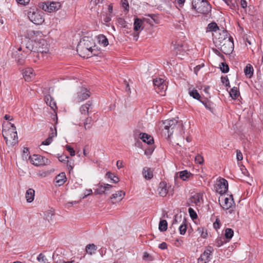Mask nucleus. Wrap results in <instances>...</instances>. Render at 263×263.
<instances>
[{"mask_svg":"<svg viewBox=\"0 0 263 263\" xmlns=\"http://www.w3.org/2000/svg\"><path fill=\"white\" fill-rule=\"evenodd\" d=\"M192 9L198 13L208 14L211 11V6L207 0H193Z\"/></svg>","mask_w":263,"mask_h":263,"instance_id":"obj_1","label":"nucleus"},{"mask_svg":"<svg viewBox=\"0 0 263 263\" xmlns=\"http://www.w3.org/2000/svg\"><path fill=\"white\" fill-rule=\"evenodd\" d=\"M42 14V11L34 8H30L28 11L27 15L30 21L33 23L35 25H41L44 21Z\"/></svg>","mask_w":263,"mask_h":263,"instance_id":"obj_2","label":"nucleus"},{"mask_svg":"<svg viewBox=\"0 0 263 263\" xmlns=\"http://www.w3.org/2000/svg\"><path fill=\"white\" fill-rule=\"evenodd\" d=\"M28 54V51L22 50V47H20L17 49H13L12 52V57L15 59V61L20 65H23L25 61L27 55Z\"/></svg>","mask_w":263,"mask_h":263,"instance_id":"obj_3","label":"nucleus"},{"mask_svg":"<svg viewBox=\"0 0 263 263\" xmlns=\"http://www.w3.org/2000/svg\"><path fill=\"white\" fill-rule=\"evenodd\" d=\"M218 45L220 46V50L225 54H230L233 50L234 43L229 39H223L221 41L220 38L218 41Z\"/></svg>","mask_w":263,"mask_h":263,"instance_id":"obj_4","label":"nucleus"},{"mask_svg":"<svg viewBox=\"0 0 263 263\" xmlns=\"http://www.w3.org/2000/svg\"><path fill=\"white\" fill-rule=\"evenodd\" d=\"M30 160L31 163L36 166L47 165L50 161L46 158L39 155H33L30 157Z\"/></svg>","mask_w":263,"mask_h":263,"instance_id":"obj_5","label":"nucleus"},{"mask_svg":"<svg viewBox=\"0 0 263 263\" xmlns=\"http://www.w3.org/2000/svg\"><path fill=\"white\" fill-rule=\"evenodd\" d=\"M177 121L175 119L166 120L163 122L162 127L167 130L168 137H170L173 133V129L177 124Z\"/></svg>","mask_w":263,"mask_h":263,"instance_id":"obj_6","label":"nucleus"},{"mask_svg":"<svg viewBox=\"0 0 263 263\" xmlns=\"http://www.w3.org/2000/svg\"><path fill=\"white\" fill-rule=\"evenodd\" d=\"M134 136L135 138H139L141 139L143 142L151 145L154 144V139L151 136L143 133H140L139 130H137L134 131Z\"/></svg>","mask_w":263,"mask_h":263,"instance_id":"obj_7","label":"nucleus"},{"mask_svg":"<svg viewBox=\"0 0 263 263\" xmlns=\"http://www.w3.org/2000/svg\"><path fill=\"white\" fill-rule=\"evenodd\" d=\"M92 106V102L88 101L85 104L81 105L79 108V111L81 113L82 117L80 118V120L89 116V114L91 112L90 108Z\"/></svg>","mask_w":263,"mask_h":263,"instance_id":"obj_8","label":"nucleus"},{"mask_svg":"<svg viewBox=\"0 0 263 263\" xmlns=\"http://www.w3.org/2000/svg\"><path fill=\"white\" fill-rule=\"evenodd\" d=\"M36 47L37 48L38 52H41L42 53H46L48 52L49 50V45L45 40L43 39L39 40L36 42Z\"/></svg>","mask_w":263,"mask_h":263,"instance_id":"obj_9","label":"nucleus"},{"mask_svg":"<svg viewBox=\"0 0 263 263\" xmlns=\"http://www.w3.org/2000/svg\"><path fill=\"white\" fill-rule=\"evenodd\" d=\"M77 51L81 57L88 58L92 56V50H90L87 47L83 46L82 44L78 43L77 47Z\"/></svg>","mask_w":263,"mask_h":263,"instance_id":"obj_10","label":"nucleus"},{"mask_svg":"<svg viewBox=\"0 0 263 263\" xmlns=\"http://www.w3.org/2000/svg\"><path fill=\"white\" fill-rule=\"evenodd\" d=\"M217 185V191L221 195L226 193L228 190V181L224 178L220 179Z\"/></svg>","mask_w":263,"mask_h":263,"instance_id":"obj_11","label":"nucleus"},{"mask_svg":"<svg viewBox=\"0 0 263 263\" xmlns=\"http://www.w3.org/2000/svg\"><path fill=\"white\" fill-rule=\"evenodd\" d=\"M90 97V92L85 88H82L80 91L77 92V96L76 100L77 102H81Z\"/></svg>","mask_w":263,"mask_h":263,"instance_id":"obj_12","label":"nucleus"},{"mask_svg":"<svg viewBox=\"0 0 263 263\" xmlns=\"http://www.w3.org/2000/svg\"><path fill=\"white\" fill-rule=\"evenodd\" d=\"M79 43L82 44L83 46L87 47L90 50H92V47L95 46L93 39L88 36L83 37Z\"/></svg>","mask_w":263,"mask_h":263,"instance_id":"obj_13","label":"nucleus"},{"mask_svg":"<svg viewBox=\"0 0 263 263\" xmlns=\"http://www.w3.org/2000/svg\"><path fill=\"white\" fill-rule=\"evenodd\" d=\"M113 187L112 185L105 184H101L100 183L98 185V187L95 189V194H107V189L108 188H112Z\"/></svg>","mask_w":263,"mask_h":263,"instance_id":"obj_14","label":"nucleus"},{"mask_svg":"<svg viewBox=\"0 0 263 263\" xmlns=\"http://www.w3.org/2000/svg\"><path fill=\"white\" fill-rule=\"evenodd\" d=\"M202 199V194L196 193L194 194L190 198V203H188V206H190V204H195L196 205H199L200 203V200Z\"/></svg>","mask_w":263,"mask_h":263,"instance_id":"obj_15","label":"nucleus"},{"mask_svg":"<svg viewBox=\"0 0 263 263\" xmlns=\"http://www.w3.org/2000/svg\"><path fill=\"white\" fill-rule=\"evenodd\" d=\"M11 133L10 134V138L12 139V141L11 140H8V138L5 137L4 136V137L6 140V143L8 145L13 146L17 143V134L16 131H11Z\"/></svg>","mask_w":263,"mask_h":263,"instance_id":"obj_16","label":"nucleus"},{"mask_svg":"<svg viewBox=\"0 0 263 263\" xmlns=\"http://www.w3.org/2000/svg\"><path fill=\"white\" fill-rule=\"evenodd\" d=\"M23 77L26 81H30L31 79L34 77L33 70L31 68H27L23 72Z\"/></svg>","mask_w":263,"mask_h":263,"instance_id":"obj_17","label":"nucleus"},{"mask_svg":"<svg viewBox=\"0 0 263 263\" xmlns=\"http://www.w3.org/2000/svg\"><path fill=\"white\" fill-rule=\"evenodd\" d=\"M153 169L151 168L144 167L142 171V175L144 178L146 180L152 179L153 177Z\"/></svg>","mask_w":263,"mask_h":263,"instance_id":"obj_18","label":"nucleus"},{"mask_svg":"<svg viewBox=\"0 0 263 263\" xmlns=\"http://www.w3.org/2000/svg\"><path fill=\"white\" fill-rule=\"evenodd\" d=\"M158 191L160 196L165 197L167 193L166 183L164 181H161L159 183Z\"/></svg>","mask_w":263,"mask_h":263,"instance_id":"obj_19","label":"nucleus"},{"mask_svg":"<svg viewBox=\"0 0 263 263\" xmlns=\"http://www.w3.org/2000/svg\"><path fill=\"white\" fill-rule=\"evenodd\" d=\"M125 195V193L123 192L122 191H119L116 193L113 194L111 195V197H110L111 200H114L115 201L112 200V202L114 203L115 202L117 201H121L122 198H123V196Z\"/></svg>","mask_w":263,"mask_h":263,"instance_id":"obj_20","label":"nucleus"},{"mask_svg":"<svg viewBox=\"0 0 263 263\" xmlns=\"http://www.w3.org/2000/svg\"><path fill=\"white\" fill-rule=\"evenodd\" d=\"M44 99L47 105H49L53 110H55L57 108L56 103L50 95L46 96Z\"/></svg>","mask_w":263,"mask_h":263,"instance_id":"obj_21","label":"nucleus"},{"mask_svg":"<svg viewBox=\"0 0 263 263\" xmlns=\"http://www.w3.org/2000/svg\"><path fill=\"white\" fill-rule=\"evenodd\" d=\"M35 191L33 189H29L25 194L26 201L28 203L32 202L34 198Z\"/></svg>","mask_w":263,"mask_h":263,"instance_id":"obj_22","label":"nucleus"},{"mask_svg":"<svg viewBox=\"0 0 263 263\" xmlns=\"http://www.w3.org/2000/svg\"><path fill=\"white\" fill-rule=\"evenodd\" d=\"M188 90L189 93L191 97L197 100L200 101L201 98V96L196 89L190 87L189 88Z\"/></svg>","mask_w":263,"mask_h":263,"instance_id":"obj_23","label":"nucleus"},{"mask_svg":"<svg viewBox=\"0 0 263 263\" xmlns=\"http://www.w3.org/2000/svg\"><path fill=\"white\" fill-rule=\"evenodd\" d=\"M153 84L155 88L157 87L160 91L164 90L165 86V85L164 84V80L160 78L159 79H154Z\"/></svg>","mask_w":263,"mask_h":263,"instance_id":"obj_24","label":"nucleus"},{"mask_svg":"<svg viewBox=\"0 0 263 263\" xmlns=\"http://www.w3.org/2000/svg\"><path fill=\"white\" fill-rule=\"evenodd\" d=\"M82 121H84L83 125L85 130L89 129L92 127L91 122L92 121V119L91 117L88 116L84 118L81 119Z\"/></svg>","mask_w":263,"mask_h":263,"instance_id":"obj_25","label":"nucleus"},{"mask_svg":"<svg viewBox=\"0 0 263 263\" xmlns=\"http://www.w3.org/2000/svg\"><path fill=\"white\" fill-rule=\"evenodd\" d=\"M49 12L50 13L59 10L61 6V4L59 2H52L49 3Z\"/></svg>","mask_w":263,"mask_h":263,"instance_id":"obj_26","label":"nucleus"},{"mask_svg":"<svg viewBox=\"0 0 263 263\" xmlns=\"http://www.w3.org/2000/svg\"><path fill=\"white\" fill-rule=\"evenodd\" d=\"M253 66L250 64H247L244 69V72L246 77L251 78L253 76Z\"/></svg>","mask_w":263,"mask_h":263,"instance_id":"obj_27","label":"nucleus"},{"mask_svg":"<svg viewBox=\"0 0 263 263\" xmlns=\"http://www.w3.org/2000/svg\"><path fill=\"white\" fill-rule=\"evenodd\" d=\"M56 182L59 185H63L66 181V177L65 173H61L56 178Z\"/></svg>","mask_w":263,"mask_h":263,"instance_id":"obj_28","label":"nucleus"},{"mask_svg":"<svg viewBox=\"0 0 263 263\" xmlns=\"http://www.w3.org/2000/svg\"><path fill=\"white\" fill-rule=\"evenodd\" d=\"M231 199H229V198H226L224 199V204L223 208H225L226 209H229L232 207L233 205L234 204V199L233 198V195H230Z\"/></svg>","mask_w":263,"mask_h":263,"instance_id":"obj_29","label":"nucleus"},{"mask_svg":"<svg viewBox=\"0 0 263 263\" xmlns=\"http://www.w3.org/2000/svg\"><path fill=\"white\" fill-rule=\"evenodd\" d=\"M234 235V231L231 228L225 229L224 238L229 242Z\"/></svg>","mask_w":263,"mask_h":263,"instance_id":"obj_30","label":"nucleus"},{"mask_svg":"<svg viewBox=\"0 0 263 263\" xmlns=\"http://www.w3.org/2000/svg\"><path fill=\"white\" fill-rule=\"evenodd\" d=\"M219 29V27L215 22H212L208 24L206 27V32H215Z\"/></svg>","mask_w":263,"mask_h":263,"instance_id":"obj_31","label":"nucleus"},{"mask_svg":"<svg viewBox=\"0 0 263 263\" xmlns=\"http://www.w3.org/2000/svg\"><path fill=\"white\" fill-rule=\"evenodd\" d=\"M98 42L100 44L105 47L108 45V41L107 37L103 34L99 35L98 36Z\"/></svg>","mask_w":263,"mask_h":263,"instance_id":"obj_32","label":"nucleus"},{"mask_svg":"<svg viewBox=\"0 0 263 263\" xmlns=\"http://www.w3.org/2000/svg\"><path fill=\"white\" fill-rule=\"evenodd\" d=\"M230 96L233 99H236L239 95V90L236 87H233L229 92Z\"/></svg>","mask_w":263,"mask_h":263,"instance_id":"obj_33","label":"nucleus"},{"mask_svg":"<svg viewBox=\"0 0 263 263\" xmlns=\"http://www.w3.org/2000/svg\"><path fill=\"white\" fill-rule=\"evenodd\" d=\"M199 101L202 103V104L205 106L206 108L212 111L213 109V103H212L211 101L206 99H204V100L201 99Z\"/></svg>","mask_w":263,"mask_h":263,"instance_id":"obj_34","label":"nucleus"},{"mask_svg":"<svg viewBox=\"0 0 263 263\" xmlns=\"http://www.w3.org/2000/svg\"><path fill=\"white\" fill-rule=\"evenodd\" d=\"M105 177L109 178L114 183H117L119 181V178L110 172L106 173Z\"/></svg>","mask_w":263,"mask_h":263,"instance_id":"obj_35","label":"nucleus"},{"mask_svg":"<svg viewBox=\"0 0 263 263\" xmlns=\"http://www.w3.org/2000/svg\"><path fill=\"white\" fill-rule=\"evenodd\" d=\"M167 229V222L166 220H161L159 224V230L161 232L165 231Z\"/></svg>","mask_w":263,"mask_h":263,"instance_id":"obj_36","label":"nucleus"},{"mask_svg":"<svg viewBox=\"0 0 263 263\" xmlns=\"http://www.w3.org/2000/svg\"><path fill=\"white\" fill-rule=\"evenodd\" d=\"M96 250L97 247L93 243L89 244L86 247V251L90 255L94 253Z\"/></svg>","mask_w":263,"mask_h":263,"instance_id":"obj_37","label":"nucleus"},{"mask_svg":"<svg viewBox=\"0 0 263 263\" xmlns=\"http://www.w3.org/2000/svg\"><path fill=\"white\" fill-rule=\"evenodd\" d=\"M179 177L182 179L183 181H186L189 177L192 175L191 173L187 172L186 170H184L179 173Z\"/></svg>","mask_w":263,"mask_h":263,"instance_id":"obj_38","label":"nucleus"},{"mask_svg":"<svg viewBox=\"0 0 263 263\" xmlns=\"http://www.w3.org/2000/svg\"><path fill=\"white\" fill-rule=\"evenodd\" d=\"M142 24V20L139 18H136L135 19L134 23V29L135 31H138L141 26Z\"/></svg>","mask_w":263,"mask_h":263,"instance_id":"obj_39","label":"nucleus"},{"mask_svg":"<svg viewBox=\"0 0 263 263\" xmlns=\"http://www.w3.org/2000/svg\"><path fill=\"white\" fill-rule=\"evenodd\" d=\"M155 149V146L153 144L148 145L147 147L145 149L144 154L147 156H149L152 155Z\"/></svg>","mask_w":263,"mask_h":263,"instance_id":"obj_40","label":"nucleus"},{"mask_svg":"<svg viewBox=\"0 0 263 263\" xmlns=\"http://www.w3.org/2000/svg\"><path fill=\"white\" fill-rule=\"evenodd\" d=\"M117 22L119 26L125 28H128L127 23L124 18L119 17L117 19Z\"/></svg>","mask_w":263,"mask_h":263,"instance_id":"obj_41","label":"nucleus"},{"mask_svg":"<svg viewBox=\"0 0 263 263\" xmlns=\"http://www.w3.org/2000/svg\"><path fill=\"white\" fill-rule=\"evenodd\" d=\"M212 252L210 250H206L204 251V252L200 255V257L203 258L204 259L209 261L210 260V255Z\"/></svg>","mask_w":263,"mask_h":263,"instance_id":"obj_42","label":"nucleus"},{"mask_svg":"<svg viewBox=\"0 0 263 263\" xmlns=\"http://www.w3.org/2000/svg\"><path fill=\"white\" fill-rule=\"evenodd\" d=\"M228 241L226 240L224 237H218L216 240V245L217 247H220L222 246L223 244L226 243Z\"/></svg>","mask_w":263,"mask_h":263,"instance_id":"obj_43","label":"nucleus"},{"mask_svg":"<svg viewBox=\"0 0 263 263\" xmlns=\"http://www.w3.org/2000/svg\"><path fill=\"white\" fill-rule=\"evenodd\" d=\"M219 68L223 73H227L229 71V65L224 62H222L219 65Z\"/></svg>","mask_w":263,"mask_h":263,"instance_id":"obj_44","label":"nucleus"},{"mask_svg":"<svg viewBox=\"0 0 263 263\" xmlns=\"http://www.w3.org/2000/svg\"><path fill=\"white\" fill-rule=\"evenodd\" d=\"M54 215V211L52 210H48L45 212V216L46 219L49 221L52 220V217Z\"/></svg>","mask_w":263,"mask_h":263,"instance_id":"obj_45","label":"nucleus"},{"mask_svg":"<svg viewBox=\"0 0 263 263\" xmlns=\"http://www.w3.org/2000/svg\"><path fill=\"white\" fill-rule=\"evenodd\" d=\"M185 219H184L182 224L179 228L180 234L181 235L185 234L186 231V225L185 224Z\"/></svg>","mask_w":263,"mask_h":263,"instance_id":"obj_46","label":"nucleus"},{"mask_svg":"<svg viewBox=\"0 0 263 263\" xmlns=\"http://www.w3.org/2000/svg\"><path fill=\"white\" fill-rule=\"evenodd\" d=\"M37 260L39 261V262H43V263H48V259L46 257V256L42 253H40L37 257Z\"/></svg>","mask_w":263,"mask_h":263,"instance_id":"obj_47","label":"nucleus"},{"mask_svg":"<svg viewBox=\"0 0 263 263\" xmlns=\"http://www.w3.org/2000/svg\"><path fill=\"white\" fill-rule=\"evenodd\" d=\"M189 213L191 218L194 220L197 218L198 216L194 210L191 208H190L188 210Z\"/></svg>","mask_w":263,"mask_h":263,"instance_id":"obj_48","label":"nucleus"},{"mask_svg":"<svg viewBox=\"0 0 263 263\" xmlns=\"http://www.w3.org/2000/svg\"><path fill=\"white\" fill-rule=\"evenodd\" d=\"M49 3H42L40 4V7L45 11L49 12Z\"/></svg>","mask_w":263,"mask_h":263,"instance_id":"obj_49","label":"nucleus"},{"mask_svg":"<svg viewBox=\"0 0 263 263\" xmlns=\"http://www.w3.org/2000/svg\"><path fill=\"white\" fill-rule=\"evenodd\" d=\"M221 81L223 84H225L226 86L230 87L229 80L227 76L221 77Z\"/></svg>","mask_w":263,"mask_h":263,"instance_id":"obj_50","label":"nucleus"},{"mask_svg":"<svg viewBox=\"0 0 263 263\" xmlns=\"http://www.w3.org/2000/svg\"><path fill=\"white\" fill-rule=\"evenodd\" d=\"M66 149L69 153L71 156H73L75 155V151L71 146L66 145Z\"/></svg>","mask_w":263,"mask_h":263,"instance_id":"obj_51","label":"nucleus"},{"mask_svg":"<svg viewBox=\"0 0 263 263\" xmlns=\"http://www.w3.org/2000/svg\"><path fill=\"white\" fill-rule=\"evenodd\" d=\"M121 4L125 10H128L129 4L127 0H121Z\"/></svg>","mask_w":263,"mask_h":263,"instance_id":"obj_52","label":"nucleus"},{"mask_svg":"<svg viewBox=\"0 0 263 263\" xmlns=\"http://www.w3.org/2000/svg\"><path fill=\"white\" fill-rule=\"evenodd\" d=\"M53 139H51V137H48L45 140L42 142V145H49L51 143Z\"/></svg>","mask_w":263,"mask_h":263,"instance_id":"obj_53","label":"nucleus"},{"mask_svg":"<svg viewBox=\"0 0 263 263\" xmlns=\"http://www.w3.org/2000/svg\"><path fill=\"white\" fill-rule=\"evenodd\" d=\"M195 161L199 163V164H202L203 162V157L200 156V155H198L195 157Z\"/></svg>","mask_w":263,"mask_h":263,"instance_id":"obj_54","label":"nucleus"},{"mask_svg":"<svg viewBox=\"0 0 263 263\" xmlns=\"http://www.w3.org/2000/svg\"><path fill=\"white\" fill-rule=\"evenodd\" d=\"M54 132H53V129L52 127H50V130L51 133L49 134L48 137H51V139H53V137H55L57 136V132L56 127H54Z\"/></svg>","mask_w":263,"mask_h":263,"instance_id":"obj_55","label":"nucleus"},{"mask_svg":"<svg viewBox=\"0 0 263 263\" xmlns=\"http://www.w3.org/2000/svg\"><path fill=\"white\" fill-rule=\"evenodd\" d=\"M220 227V221L218 218H216L215 221L213 223V227L216 230L219 229Z\"/></svg>","mask_w":263,"mask_h":263,"instance_id":"obj_56","label":"nucleus"},{"mask_svg":"<svg viewBox=\"0 0 263 263\" xmlns=\"http://www.w3.org/2000/svg\"><path fill=\"white\" fill-rule=\"evenodd\" d=\"M198 231L199 232V233H201V236L202 237H203V238L206 237V236L208 235V233H207V232H204V229L203 228H198Z\"/></svg>","mask_w":263,"mask_h":263,"instance_id":"obj_57","label":"nucleus"},{"mask_svg":"<svg viewBox=\"0 0 263 263\" xmlns=\"http://www.w3.org/2000/svg\"><path fill=\"white\" fill-rule=\"evenodd\" d=\"M25 49H24L25 51H28V53L31 52L32 51V50L33 49V47L32 45L31 44V43L29 42L27 46L25 47Z\"/></svg>","mask_w":263,"mask_h":263,"instance_id":"obj_58","label":"nucleus"},{"mask_svg":"<svg viewBox=\"0 0 263 263\" xmlns=\"http://www.w3.org/2000/svg\"><path fill=\"white\" fill-rule=\"evenodd\" d=\"M236 157L238 161L242 160L243 156L240 150L237 149L236 151Z\"/></svg>","mask_w":263,"mask_h":263,"instance_id":"obj_59","label":"nucleus"},{"mask_svg":"<svg viewBox=\"0 0 263 263\" xmlns=\"http://www.w3.org/2000/svg\"><path fill=\"white\" fill-rule=\"evenodd\" d=\"M159 248L161 250H165L167 248V245L166 242H163L161 243L159 245Z\"/></svg>","mask_w":263,"mask_h":263,"instance_id":"obj_60","label":"nucleus"},{"mask_svg":"<svg viewBox=\"0 0 263 263\" xmlns=\"http://www.w3.org/2000/svg\"><path fill=\"white\" fill-rule=\"evenodd\" d=\"M68 158V157L67 156H60L58 157V159L61 162L67 161V162H68V161L66 160Z\"/></svg>","mask_w":263,"mask_h":263,"instance_id":"obj_61","label":"nucleus"},{"mask_svg":"<svg viewBox=\"0 0 263 263\" xmlns=\"http://www.w3.org/2000/svg\"><path fill=\"white\" fill-rule=\"evenodd\" d=\"M17 3L25 5L29 3L30 2V0H16Z\"/></svg>","mask_w":263,"mask_h":263,"instance_id":"obj_62","label":"nucleus"},{"mask_svg":"<svg viewBox=\"0 0 263 263\" xmlns=\"http://www.w3.org/2000/svg\"><path fill=\"white\" fill-rule=\"evenodd\" d=\"M204 66V64H203L202 65H197L195 68H194V72L196 73V74L197 75V72L198 71L201 69V68L202 67Z\"/></svg>","mask_w":263,"mask_h":263,"instance_id":"obj_63","label":"nucleus"},{"mask_svg":"<svg viewBox=\"0 0 263 263\" xmlns=\"http://www.w3.org/2000/svg\"><path fill=\"white\" fill-rule=\"evenodd\" d=\"M78 202H79V201H77L68 202V203H66V206L68 208L69 207L72 206L74 204H76L78 203Z\"/></svg>","mask_w":263,"mask_h":263,"instance_id":"obj_64","label":"nucleus"}]
</instances>
